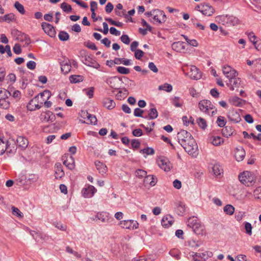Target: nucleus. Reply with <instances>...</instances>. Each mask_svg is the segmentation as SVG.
Segmentation results:
<instances>
[{"label": "nucleus", "mask_w": 261, "mask_h": 261, "mask_svg": "<svg viewBox=\"0 0 261 261\" xmlns=\"http://www.w3.org/2000/svg\"><path fill=\"white\" fill-rule=\"evenodd\" d=\"M198 106L200 111L205 113H208V110H213L215 108V106L211 101L206 99L200 100L199 102Z\"/></svg>", "instance_id": "nucleus-7"}, {"label": "nucleus", "mask_w": 261, "mask_h": 261, "mask_svg": "<svg viewBox=\"0 0 261 261\" xmlns=\"http://www.w3.org/2000/svg\"><path fill=\"white\" fill-rule=\"evenodd\" d=\"M121 226L125 229H136L139 227V223L133 220H127L121 221L120 222Z\"/></svg>", "instance_id": "nucleus-9"}, {"label": "nucleus", "mask_w": 261, "mask_h": 261, "mask_svg": "<svg viewBox=\"0 0 261 261\" xmlns=\"http://www.w3.org/2000/svg\"><path fill=\"white\" fill-rule=\"evenodd\" d=\"M212 170L214 174L216 176H218L221 174L222 169L220 168L219 165H214L213 167H212Z\"/></svg>", "instance_id": "nucleus-59"}, {"label": "nucleus", "mask_w": 261, "mask_h": 261, "mask_svg": "<svg viewBox=\"0 0 261 261\" xmlns=\"http://www.w3.org/2000/svg\"><path fill=\"white\" fill-rule=\"evenodd\" d=\"M60 65L61 71L64 74H67L70 71L71 63L68 59H65L64 61L60 63Z\"/></svg>", "instance_id": "nucleus-17"}, {"label": "nucleus", "mask_w": 261, "mask_h": 261, "mask_svg": "<svg viewBox=\"0 0 261 261\" xmlns=\"http://www.w3.org/2000/svg\"><path fill=\"white\" fill-rule=\"evenodd\" d=\"M253 195L255 198L261 199V187H259L254 190Z\"/></svg>", "instance_id": "nucleus-64"}, {"label": "nucleus", "mask_w": 261, "mask_h": 261, "mask_svg": "<svg viewBox=\"0 0 261 261\" xmlns=\"http://www.w3.org/2000/svg\"><path fill=\"white\" fill-rule=\"evenodd\" d=\"M96 192V189L94 186L89 185L87 188H84L82 191V194L85 198L92 197Z\"/></svg>", "instance_id": "nucleus-13"}, {"label": "nucleus", "mask_w": 261, "mask_h": 261, "mask_svg": "<svg viewBox=\"0 0 261 261\" xmlns=\"http://www.w3.org/2000/svg\"><path fill=\"white\" fill-rule=\"evenodd\" d=\"M227 117L229 120L234 123H238L241 120L240 114L236 111H232L229 113Z\"/></svg>", "instance_id": "nucleus-23"}, {"label": "nucleus", "mask_w": 261, "mask_h": 261, "mask_svg": "<svg viewBox=\"0 0 261 261\" xmlns=\"http://www.w3.org/2000/svg\"><path fill=\"white\" fill-rule=\"evenodd\" d=\"M186 41L187 42L188 44L190 45L193 46H198V42L195 39L190 40L188 38V37L186 35H182Z\"/></svg>", "instance_id": "nucleus-60"}, {"label": "nucleus", "mask_w": 261, "mask_h": 261, "mask_svg": "<svg viewBox=\"0 0 261 261\" xmlns=\"http://www.w3.org/2000/svg\"><path fill=\"white\" fill-rule=\"evenodd\" d=\"M102 104L103 107L109 110H112L116 106L115 101L110 98H105L102 100Z\"/></svg>", "instance_id": "nucleus-28"}, {"label": "nucleus", "mask_w": 261, "mask_h": 261, "mask_svg": "<svg viewBox=\"0 0 261 261\" xmlns=\"http://www.w3.org/2000/svg\"><path fill=\"white\" fill-rule=\"evenodd\" d=\"M10 141H6V146L8 147L6 150V153L9 155L11 156L15 153L17 150L16 142L14 140Z\"/></svg>", "instance_id": "nucleus-12"}, {"label": "nucleus", "mask_w": 261, "mask_h": 261, "mask_svg": "<svg viewBox=\"0 0 261 261\" xmlns=\"http://www.w3.org/2000/svg\"><path fill=\"white\" fill-rule=\"evenodd\" d=\"M96 217L98 220L104 223L109 222L110 220H112L113 219V218L110 217L109 213L103 212L98 213Z\"/></svg>", "instance_id": "nucleus-24"}, {"label": "nucleus", "mask_w": 261, "mask_h": 261, "mask_svg": "<svg viewBox=\"0 0 261 261\" xmlns=\"http://www.w3.org/2000/svg\"><path fill=\"white\" fill-rule=\"evenodd\" d=\"M159 90H163L167 92H170L172 90V86L171 85L165 83L164 85H161L159 87Z\"/></svg>", "instance_id": "nucleus-53"}, {"label": "nucleus", "mask_w": 261, "mask_h": 261, "mask_svg": "<svg viewBox=\"0 0 261 261\" xmlns=\"http://www.w3.org/2000/svg\"><path fill=\"white\" fill-rule=\"evenodd\" d=\"M95 166L100 173H105L107 171V167L102 162L96 161L95 162Z\"/></svg>", "instance_id": "nucleus-37"}, {"label": "nucleus", "mask_w": 261, "mask_h": 261, "mask_svg": "<svg viewBox=\"0 0 261 261\" xmlns=\"http://www.w3.org/2000/svg\"><path fill=\"white\" fill-rule=\"evenodd\" d=\"M173 218L171 215H168L163 217L161 223L163 227H168L173 224Z\"/></svg>", "instance_id": "nucleus-27"}, {"label": "nucleus", "mask_w": 261, "mask_h": 261, "mask_svg": "<svg viewBox=\"0 0 261 261\" xmlns=\"http://www.w3.org/2000/svg\"><path fill=\"white\" fill-rule=\"evenodd\" d=\"M59 39L62 41H66L69 39L68 33L64 31H61L58 35Z\"/></svg>", "instance_id": "nucleus-41"}, {"label": "nucleus", "mask_w": 261, "mask_h": 261, "mask_svg": "<svg viewBox=\"0 0 261 261\" xmlns=\"http://www.w3.org/2000/svg\"><path fill=\"white\" fill-rule=\"evenodd\" d=\"M144 182L149 184L151 186H154L157 182V178L152 175H146L144 178Z\"/></svg>", "instance_id": "nucleus-34"}, {"label": "nucleus", "mask_w": 261, "mask_h": 261, "mask_svg": "<svg viewBox=\"0 0 261 261\" xmlns=\"http://www.w3.org/2000/svg\"><path fill=\"white\" fill-rule=\"evenodd\" d=\"M169 254L176 259H179L180 258V252L177 249H173L170 251Z\"/></svg>", "instance_id": "nucleus-49"}, {"label": "nucleus", "mask_w": 261, "mask_h": 261, "mask_svg": "<svg viewBox=\"0 0 261 261\" xmlns=\"http://www.w3.org/2000/svg\"><path fill=\"white\" fill-rule=\"evenodd\" d=\"M175 212L179 216H183L186 212V207L185 203L181 201H178L175 204Z\"/></svg>", "instance_id": "nucleus-22"}, {"label": "nucleus", "mask_w": 261, "mask_h": 261, "mask_svg": "<svg viewBox=\"0 0 261 261\" xmlns=\"http://www.w3.org/2000/svg\"><path fill=\"white\" fill-rule=\"evenodd\" d=\"M190 71L185 73L186 75H188L190 79L194 80H197L201 78L202 73L199 69L195 66L192 65L189 67Z\"/></svg>", "instance_id": "nucleus-5"}, {"label": "nucleus", "mask_w": 261, "mask_h": 261, "mask_svg": "<svg viewBox=\"0 0 261 261\" xmlns=\"http://www.w3.org/2000/svg\"><path fill=\"white\" fill-rule=\"evenodd\" d=\"M191 228L193 232L197 235L203 236L205 233L204 226L200 224V223L196 224Z\"/></svg>", "instance_id": "nucleus-25"}, {"label": "nucleus", "mask_w": 261, "mask_h": 261, "mask_svg": "<svg viewBox=\"0 0 261 261\" xmlns=\"http://www.w3.org/2000/svg\"><path fill=\"white\" fill-rule=\"evenodd\" d=\"M120 81H121V78L117 77V76L112 77L110 80V86L113 89H119L117 84Z\"/></svg>", "instance_id": "nucleus-35"}, {"label": "nucleus", "mask_w": 261, "mask_h": 261, "mask_svg": "<svg viewBox=\"0 0 261 261\" xmlns=\"http://www.w3.org/2000/svg\"><path fill=\"white\" fill-rule=\"evenodd\" d=\"M158 166L165 172L169 171L172 167L171 164L168 159L160 158L156 161Z\"/></svg>", "instance_id": "nucleus-8"}, {"label": "nucleus", "mask_w": 261, "mask_h": 261, "mask_svg": "<svg viewBox=\"0 0 261 261\" xmlns=\"http://www.w3.org/2000/svg\"><path fill=\"white\" fill-rule=\"evenodd\" d=\"M234 132V129L231 126L227 125L222 129V134L225 137L228 138L232 136Z\"/></svg>", "instance_id": "nucleus-32"}, {"label": "nucleus", "mask_w": 261, "mask_h": 261, "mask_svg": "<svg viewBox=\"0 0 261 261\" xmlns=\"http://www.w3.org/2000/svg\"><path fill=\"white\" fill-rule=\"evenodd\" d=\"M229 102L236 107H242L245 103L246 100H243L238 96H232L229 99Z\"/></svg>", "instance_id": "nucleus-20"}, {"label": "nucleus", "mask_w": 261, "mask_h": 261, "mask_svg": "<svg viewBox=\"0 0 261 261\" xmlns=\"http://www.w3.org/2000/svg\"><path fill=\"white\" fill-rule=\"evenodd\" d=\"M140 142L138 139H133L131 141V145L132 148L135 150L136 149H138L140 147Z\"/></svg>", "instance_id": "nucleus-61"}, {"label": "nucleus", "mask_w": 261, "mask_h": 261, "mask_svg": "<svg viewBox=\"0 0 261 261\" xmlns=\"http://www.w3.org/2000/svg\"><path fill=\"white\" fill-rule=\"evenodd\" d=\"M135 175L140 178H145L147 175V172L144 170L139 169L135 171Z\"/></svg>", "instance_id": "nucleus-52"}, {"label": "nucleus", "mask_w": 261, "mask_h": 261, "mask_svg": "<svg viewBox=\"0 0 261 261\" xmlns=\"http://www.w3.org/2000/svg\"><path fill=\"white\" fill-rule=\"evenodd\" d=\"M197 123L199 126L202 129H205L207 127V123L206 120L202 118H198L197 119Z\"/></svg>", "instance_id": "nucleus-47"}, {"label": "nucleus", "mask_w": 261, "mask_h": 261, "mask_svg": "<svg viewBox=\"0 0 261 261\" xmlns=\"http://www.w3.org/2000/svg\"><path fill=\"white\" fill-rule=\"evenodd\" d=\"M55 177L56 179H60L65 175L63 167L60 163H56L55 166Z\"/></svg>", "instance_id": "nucleus-21"}, {"label": "nucleus", "mask_w": 261, "mask_h": 261, "mask_svg": "<svg viewBox=\"0 0 261 261\" xmlns=\"http://www.w3.org/2000/svg\"><path fill=\"white\" fill-rule=\"evenodd\" d=\"M172 104L176 108H181L182 106L183 101L180 97L175 96L172 98Z\"/></svg>", "instance_id": "nucleus-38"}, {"label": "nucleus", "mask_w": 261, "mask_h": 261, "mask_svg": "<svg viewBox=\"0 0 261 261\" xmlns=\"http://www.w3.org/2000/svg\"><path fill=\"white\" fill-rule=\"evenodd\" d=\"M105 19L112 25H114L118 27H122L123 25V23L121 22L116 21L111 18L106 17Z\"/></svg>", "instance_id": "nucleus-51"}, {"label": "nucleus", "mask_w": 261, "mask_h": 261, "mask_svg": "<svg viewBox=\"0 0 261 261\" xmlns=\"http://www.w3.org/2000/svg\"><path fill=\"white\" fill-rule=\"evenodd\" d=\"M244 226L246 233L248 235L251 236L252 234V226L251 223L248 222H245L244 223Z\"/></svg>", "instance_id": "nucleus-56"}, {"label": "nucleus", "mask_w": 261, "mask_h": 261, "mask_svg": "<svg viewBox=\"0 0 261 261\" xmlns=\"http://www.w3.org/2000/svg\"><path fill=\"white\" fill-rule=\"evenodd\" d=\"M16 146H18L22 150L25 149L29 144L28 139L22 136H18L16 139Z\"/></svg>", "instance_id": "nucleus-18"}, {"label": "nucleus", "mask_w": 261, "mask_h": 261, "mask_svg": "<svg viewBox=\"0 0 261 261\" xmlns=\"http://www.w3.org/2000/svg\"><path fill=\"white\" fill-rule=\"evenodd\" d=\"M109 62H111V64H112V63H114L115 64L121 63L125 66H129L132 65L131 60L125 58H115L114 60H108L106 62V65H109V64H108ZM111 65H110V66Z\"/></svg>", "instance_id": "nucleus-15"}, {"label": "nucleus", "mask_w": 261, "mask_h": 261, "mask_svg": "<svg viewBox=\"0 0 261 261\" xmlns=\"http://www.w3.org/2000/svg\"><path fill=\"white\" fill-rule=\"evenodd\" d=\"M41 27L44 32L50 37L53 38L56 36V32L52 24L46 22H43L41 23Z\"/></svg>", "instance_id": "nucleus-10"}, {"label": "nucleus", "mask_w": 261, "mask_h": 261, "mask_svg": "<svg viewBox=\"0 0 261 261\" xmlns=\"http://www.w3.org/2000/svg\"><path fill=\"white\" fill-rule=\"evenodd\" d=\"M15 15L12 13L6 14L3 16H0L1 22H6L7 23H10L12 21H15Z\"/></svg>", "instance_id": "nucleus-31"}, {"label": "nucleus", "mask_w": 261, "mask_h": 261, "mask_svg": "<svg viewBox=\"0 0 261 261\" xmlns=\"http://www.w3.org/2000/svg\"><path fill=\"white\" fill-rule=\"evenodd\" d=\"M8 147L6 146V142H5L2 139H0V155L3 154L5 152Z\"/></svg>", "instance_id": "nucleus-57"}, {"label": "nucleus", "mask_w": 261, "mask_h": 261, "mask_svg": "<svg viewBox=\"0 0 261 261\" xmlns=\"http://www.w3.org/2000/svg\"><path fill=\"white\" fill-rule=\"evenodd\" d=\"M200 222L197 219V218H195L194 217L192 218H190L188 219L187 221V225L190 228L193 227L196 224L199 223Z\"/></svg>", "instance_id": "nucleus-46"}, {"label": "nucleus", "mask_w": 261, "mask_h": 261, "mask_svg": "<svg viewBox=\"0 0 261 261\" xmlns=\"http://www.w3.org/2000/svg\"><path fill=\"white\" fill-rule=\"evenodd\" d=\"M239 179L241 183L248 187L252 186L256 182L255 174L248 171L240 173L239 175Z\"/></svg>", "instance_id": "nucleus-2"}, {"label": "nucleus", "mask_w": 261, "mask_h": 261, "mask_svg": "<svg viewBox=\"0 0 261 261\" xmlns=\"http://www.w3.org/2000/svg\"><path fill=\"white\" fill-rule=\"evenodd\" d=\"M14 32H17V36H18L17 39H19L20 42H24L26 46H28L31 43L30 37L28 35L22 33L18 30L15 29Z\"/></svg>", "instance_id": "nucleus-14"}, {"label": "nucleus", "mask_w": 261, "mask_h": 261, "mask_svg": "<svg viewBox=\"0 0 261 261\" xmlns=\"http://www.w3.org/2000/svg\"><path fill=\"white\" fill-rule=\"evenodd\" d=\"M34 101L39 102L38 95H36L34 98L32 99L27 106V109L30 111H34V106L33 103Z\"/></svg>", "instance_id": "nucleus-39"}, {"label": "nucleus", "mask_w": 261, "mask_h": 261, "mask_svg": "<svg viewBox=\"0 0 261 261\" xmlns=\"http://www.w3.org/2000/svg\"><path fill=\"white\" fill-rule=\"evenodd\" d=\"M214 12V9L209 4H203V7H202V10L201 11V13L203 15L210 16L213 15Z\"/></svg>", "instance_id": "nucleus-19"}, {"label": "nucleus", "mask_w": 261, "mask_h": 261, "mask_svg": "<svg viewBox=\"0 0 261 261\" xmlns=\"http://www.w3.org/2000/svg\"><path fill=\"white\" fill-rule=\"evenodd\" d=\"M211 140H212V143L215 146L220 145L223 143V139L219 136L212 137Z\"/></svg>", "instance_id": "nucleus-42"}, {"label": "nucleus", "mask_w": 261, "mask_h": 261, "mask_svg": "<svg viewBox=\"0 0 261 261\" xmlns=\"http://www.w3.org/2000/svg\"><path fill=\"white\" fill-rule=\"evenodd\" d=\"M199 257L203 259L204 261H206L208 258H211L213 256V253L211 251H205L203 253H198Z\"/></svg>", "instance_id": "nucleus-44"}, {"label": "nucleus", "mask_w": 261, "mask_h": 261, "mask_svg": "<svg viewBox=\"0 0 261 261\" xmlns=\"http://www.w3.org/2000/svg\"><path fill=\"white\" fill-rule=\"evenodd\" d=\"M223 72L228 80L234 76H237L238 75L237 71L235 69L228 65H225L223 66Z\"/></svg>", "instance_id": "nucleus-11"}, {"label": "nucleus", "mask_w": 261, "mask_h": 261, "mask_svg": "<svg viewBox=\"0 0 261 261\" xmlns=\"http://www.w3.org/2000/svg\"><path fill=\"white\" fill-rule=\"evenodd\" d=\"M4 92V95H2L0 98V107L4 109H8L10 107V102L7 100L11 95V93L5 89L0 88V94Z\"/></svg>", "instance_id": "nucleus-3"}, {"label": "nucleus", "mask_w": 261, "mask_h": 261, "mask_svg": "<svg viewBox=\"0 0 261 261\" xmlns=\"http://www.w3.org/2000/svg\"><path fill=\"white\" fill-rule=\"evenodd\" d=\"M216 122L218 125L220 127L224 126L226 123L224 117L221 116L218 117Z\"/></svg>", "instance_id": "nucleus-54"}, {"label": "nucleus", "mask_w": 261, "mask_h": 261, "mask_svg": "<svg viewBox=\"0 0 261 261\" xmlns=\"http://www.w3.org/2000/svg\"><path fill=\"white\" fill-rule=\"evenodd\" d=\"M143 112L144 110L137 108L134 110V115L136 117L144 118V116H143Z\"/></svg>", "instance_id": "nucleus-63"}, {"label": "nucleus", "mask_w": 261, "mask_h": 261, "mask_svg": "<svg viewBox=\"0 0 261 261\" xmlns=\"http://www.w3.org/2000/svg\"><path fill=\"white\" fill-rule=\"evenodd\" d=\"M153 107L151 108L148 111V116H145L144 118L152 120L156 118L158 116V112L156 109L154 107L153 104L151 105Z\"/></svg>", "instance_id": "nucleus-26"}, {"label": "nucleus", "mask_w": 261, "mask_h": 261, "mask_svg": "<svg viewBox=\"0 0 261 261\" xmlns=\"http://www.w3.org/2000/svg\"><path fill=\"white\" fill-rule=\"evenodd\" d=\"M185 47V43L182 41L175 42L172 44V48L176 52L182 51Z\"/></svg>", "instance_id": "nucleus-29"}, {"label": "nucleus", "mask_w": 261, "mask_h": 261, "mask_svg": "<svg viewBox=\"0 0 261 261\" xmlns=\"http://www.w3.org/2000/svg\"><path fill=\"white\" fill-rule=\"evenodd\" d=\"M225 213L228 215H232L234 212V207L231 204H227L223 208Z\"/></svg>", "instance_id": "nucleus-40"}, {"label": "nucleus", "mask_w": 261, "mask_h": 261, "mask_svg": "<svg viewBox=\"0 0 261 261\" xmlns=\"http://www.w3.org/2000/svg\"><path fill=\"white\" fill-rule=\"evenodd\" d=\"M69 159L72 161L71 163H68V159L65 160L63 162V164L66 166L69 169L72 170L74 168V161L72 156H70Z\"/></svg>", "instance_id": "nucleus-45"}, {"label": "nucleus", "mask_w": 261, "mask_h": 261, "mask_svg": "<svg viewBox=\"0 0 261 261\" xmlns=\"http://www.w3.org/2000/svg\"><path fill=\"white\" fill-rule=\"evenodd\" d=\"M117 71L119 73L122 74H127L130 72V70L129 68L123 67V66H118L117 67Z\"/></svg>", "instance_id": "nucleus-55"}, {"label": "nucleus", "mask_w": 261, "mask_h": 261, "mask_svg": "<svg viewBox=\"0 0 261 261\" xmlns=\"http://www.w3.org/2000/svg\"><path fill=\"white\" fill-rule=\"evenodd\" d=\"M245 154V151L243 148H237L234 154V156L236 160L238 162L242 161L244 159Z\"/></svg>", "instance_id": "nucleus-30"}, {"label": "nucleus", "mask_w": 261, "mask_h": 261, "mask_svg": "<svg viewBox=\"0 0 261 261\" xmlns=\"http://www.w3.org/2000/svg\"><path fill=\"white\" fill-rule=\"evenodd\" d=\"M153 19L158 23H164L166 20V15L163 10L160 9L152 10Z\"/></svg>", "instance_id": "nucleus-4"}, {"label": "nucleus", "mask_w": 261, "mask_h": 261, "mask_svg": "<svg viewBox=\"0 0 261 261\" xmlns=\"http://www.w3.org/2000/svg\"><path fill=\"white\" fill-rule=\"evenodd\" d=\"M71 83H79L83 81L84 77L81 75H71L69 77Z\"/></svg>", "instance_id": "nucleus-36"}, {"label": "nucleus", "mask_w": 261, "mask_h": 261, "mask_svg": "<svg viewBox=\"0 0 261 261\" xmlns=\"http://www.w3.org/2000/svg\"><path fill=\"white\" fill-rule=\"evenodd\" d=\"M246 34L248 36L249 39L253 44L255 43V42L256 41V39L257 37L253 32H246Z\"/></svg>", "instance_id": "nucleus-62"}, {"label": "nucleus", "mask_w": 261, "mask_h": 261, "mask_svg": "<svg viewBox=\"0 0 261 261\" xmlns=\"http://www.w3.org/2000/svg\"><path fill=\"white\" fill-rule=\"evenodd\" d=\"M83 62L87 66L92 67L96 69H98L100 67L99 64L90 56H86L84 61H83Z\"/></svg>", "instance_id": "nucleus-16"}, {"label": "nucleus", "mask_w": 261, "mask_h": 261, "mask_svg": "<svg viewBox=\"0 0 261 261\" xmlns=\"http://www.w3.org/2000/svg\"><path fill=\"white\" fill-rule=\"evenodd\" d=\"M223 19L224 20H226L227 23H228L230 25H235L239 23V19L238 18L233 16H223Z\"/></svg>", "instance_id": "nucleus-33"}, {"label": "nucleus", "mask_w": 261, "mask_h": 261, "mask_svg": "<svg viewBox=\"0 0 261 261\" xmlns=\"http://www.w3.org/2000/svg\"><path fill=\"white\" fill-rule=\"evenodd\" d=\"M177 138L178 143L189 155L193 156L197 155V144L189 132L181 129L177 133Z\"/></svg>", "instance_id": "nucleus-1"}, {"label": "nucleus", "mask_w": 261, "mask_h": 261, "mask_svg": "<svg viewBox=\"0 0 261 261\" xmlns=\"http://www.w3.org/2000/svg\"><path fill=\"white\" fill-rule=\"evenodd\" d=\"M140 153L142 154H146L147 155H153L154 154L155 151L153 148L147 147L144 149H141L139 151Z\"/></svg>", "instance_id": "nucleus-43"}, {"label": "nucleus", "mask_w": 261, "mask_h": 261, "mask_svg": "<svg viewBox=\"0 0 261 261\" xmlns=\"http://www.w3.org/2000/svg\"><path fill=\"white\" fill-rule=\"evenodd\" d=\"M84 45L85 46H86L87 47H88V48L92 49L93 50H97V47L95 45V44L89 40H88V41L85 42L84 43Z\"/></svg>", "instance_id": "nucleus-58"}, {"label": "nucleus", "mask_w": 261, "mask_h": 261, "mask_svg": "<svg viewBox=\"0 0 261 261\" xmlns=\"http://www.w3.org/2000/svg\"><path fill=\"white\" fill-rule=\"evenodd\" d=\"M61 8L66 13L70 12L72 10L71 6L65 2H63L61 4Z\"/></svg>", "instance_id": "nucleus-50"}, {"label": "nucleus", "mask_w": 261, "mask_h": 261, "mask_svg": "<svg viewBox=\"0 0 261 261\" xmlns=\"http://www.w3.org/2000/svg\"><path fill=\"white\" fill-rule=\"evenodd\" d=\"M15 8L21 14L25 13V10L22 5L18 2H16L14 5Z\"/></svg>", "instance_id": "nucleus-48"}, {"label": "nucleus", "mask_w": 261, "mask_h": 261, "mask_svg": "<svg viewBox=\"0 0 261 261\" xmlns=\"http://www.w3.org/2000/svg\"><path fill=\"white\" fill-rule=\"evenodd\" d=\"M226 85L229 88L230 90H234L235 88L242 87L243 83L240 78L234 76L228 80V82H226Z\"/></svg>", "instance_id": "nucleus-6"}]
</instances>
